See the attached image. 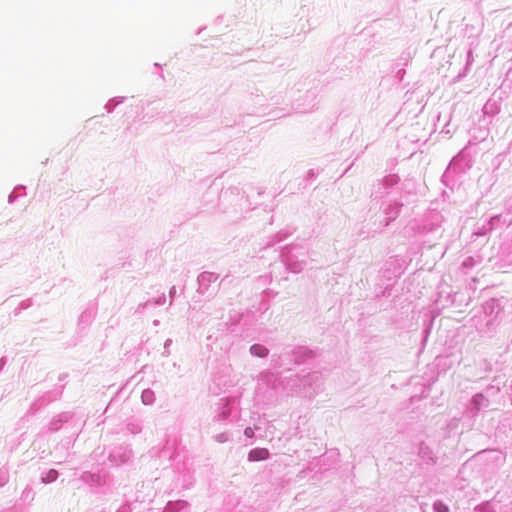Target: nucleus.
I'll use <instances>...</instances> for the list:
<instances>
[{
	"label": "nucleus",
	"instance_id": "nucleus-1",
	"mask_svg": "<svg viewBox=\"0 0 512 512\" xmlns=\"http://www.w3.org/2000/svg\"><path fill=\"white\" fill-rule=\"evenodd\" d=\"M269 456V452L265 448H257L252 450L249 453V460L251 461H259V460H265Z\"/></svg>",
	"mask_w": 512,
	"mask_h": 512
},
{
	"label": "nucleus",
	"instance_id": "nucleus-2",
	"mask_svg": "<svg viewBox=\"0 0 512 512\" xmlns=\"http://www.w3.org/2000/svg\"><path fill=\"white\" fill-rule=\"evenodd\" d=\"M251 352L259 357H265L268 353L267 349L260 345L252 346Z\"/></svg>",
	"mask_w": 512,
	"mask_h": 512
},
{
	"label": "nucleus",
	"instance_id": "nucleus-3",
	"mask_svg": "<svg viewBox=\"0 0 512 512\" xmlns=\"http://www.w3.org/2000/svg\"><path fill=\"white\" fill-rule=\"evenodd\" d=\"M434 508L436 510V512H449V509L447 506H445L444 504L442 503H436L434 505Z\"/></svg>",
	"mask_w": 512,
	"mask_h": 512
},
{
	"label": "nucleus",
	"instance_id": "nucleus-4",
	"mask_svg": "<svg viewBox=\"0 0 512 512\" xmlns=\"http://www.w3.org/2000/svg\"><path fill=\"white\" fill-rule=\"evenodd\" d=\"M244 434H245L247 437L251 438V437H253L254 432H253L252 428L248 427V428H246V429H245Z\"/></svg>",
	"mask_w": 512,
	"mask_h": 512
}]
</instances>
